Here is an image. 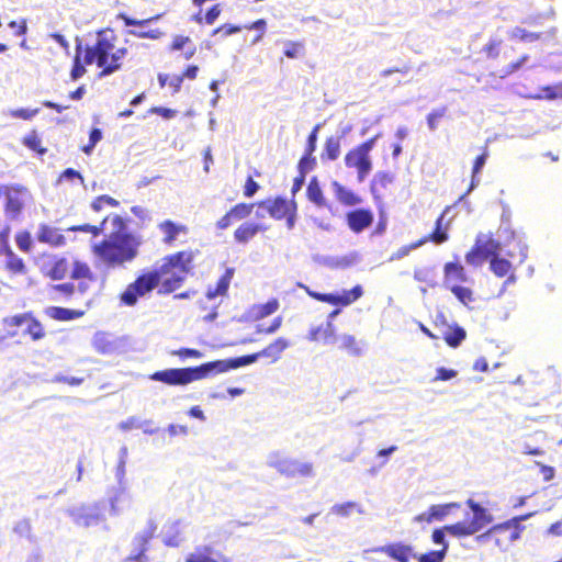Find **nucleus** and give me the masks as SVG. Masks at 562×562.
<instances>
[{
	"mask_svg": "<svg viewBox=\"0 0 562 562\" xmlns=\"http://www.w3.org/2000/svg\"><path fill=\"white\" fill-rule=\"evenodd\" d=\"M119 205V202L111 198V196H108V195H101V196H98L93 203H92V207L95 210V211H100L101 209H104V207H116Z\"/></svg>",
	"mask_w": 562,
	"mask_h": 562,
	"instance_id": "59",
	"label": "nucleus"
},
{
	"mask_svg": "<svg viewBox=\"0 0 562 562\" xmlns=\"http://www.w3.org/2000/svg\"><path fill=\"white\" fill-rule=\"evenodd\" d=\"M119 36L112 29H102L97 32L95 41L91 44L78 42L75 48L71 80H78L87 72L86 66L95 65L99 77H108L124 68L128 49L119 46Z\"/></svg>",
	"mask_w": 562,
	"mask_h": 562,
	"instance_id": "1",
	"label": "nucleus"
},
{
	"mask_svg": "<svg viewBox=\"0 0 562 562\" xmlns=\"http://www.w3.org/2000/svg\"><path fill=\"white\" fill-rule=\"evenodd\" d=\"M467 333L462 327L456 326L445 333V340L450 347H458L464 339Z\"/></svg>",
	"mask_w": 562,
	"mask_h": 562,
	"instance_id": "39",
	"label": "nucleus"
},
{
	"mask_svg": "<svg viewBox=\"0 0 562 562\" xmlns=\"http://www.w3.org/2000/svg\"><path fill=\"white\" fill-rule=\"evenodd\" d=\"M467 505L473 513V517L471 521H469L473 533L479 532L486 525L493 521V516L488 513V510L481 506L479 503L474 502L472 498L467 501Z\"/></svg>",
	"mask_w": 562,
	"mask_h": 562,
	"instance_id": "15",
	"label": "nucleus"
},
{
	"mask_svg": "<svg viewBox=\"0 0 562 562\" xmlns=\"http://www.w3.org/2000/svg\"><path fill=\"white\" fill-rule=\"evenodd\" d=\"M414 279L418 282L426 283L429 286L436 285V273L431 268L415 269Z\"/></svg>",
	"mask_w": 562,
	"mask_h": 562,
	"instance_id": "41",
	"label": "nucleus"
},
{
	"mask_svg": "<svg viewBox=\"0 0 562 562\" xmlns=\"http://www.w3.org/2000/svg\"><path fill=\"white\" fill-rule=\"evenodd\" d=\"M340 310H334L329 313L327 322L324 327V344H334L336 341V329L333 321L338 316Z\"/></svg>",
	"mask_w": 562,
	"mask_h": 562,
	"instance_id": "38",
	"label": "nucleus"
},
{
	"mask_svg": "<svg viewBox=\"0 0 562 562\" xmlns=\"http://www.w3.org/2000/svg\"><path fill=\"white\" fill-rule=\"evenodd\" d=\"M338 340L340 341V348L347 350L349 355L355 357H360L363 355V348L360 346V342L356 340L355 336L344 334L338 337Z\"/></svg>",
	"mask_w": 562,
	"mask_h": 562,
	"instance_id": "32",
	"label": "nucleus"
},
{
	"mask_svg": "<svg viewBox=\"0 0 562 562\" xmlns=\"http://www.w3.org/2000/svg\"><path fill=\"white\" fill-rule=\"evenodd\" d=\"M346 218L349 227L359 233L368 227L372 221V213H346Z\"/></svg>",
	"mask_w": 562,
	"mask_h": 562,
	"instance_id": "23",
	"label": "nucleus"
},
{
	"mask_svg": "<svg viewBox=\"0 0 562 562\" xmlns=\"http://www.w3.org/2000/svg\"><path fill=\"white\" fill-rule=\"evenodd\" d=\"M67 515L79 527H93L106 521L105 505L103 502L83 503L71 506Z\"/></svg>",
	"mask_w": 562,
	"mask_h": 562,
	"instance_id": "6",
	"label": "nucleus"
},
{
	"mask_svg": "<svg viewBox=\"0 0 562 562\" xmlns=\"http://www.w3.org/2000/svg\"><path fill=\"white\" fill-rule=\"evenodd\" d=\"M186 272L172 269L168 274L161 277L162 288L166 292H172L178 289L184 280Z\"/></svg>",
	"mask_w": 562,
	"mask_h": 562,
	"instance_id": "30",
	"label": "nucleus"
},
{
	"mask_svg": "<svg viewBox=\"0 0 562 562\" xmlns=\"http://www.w3.org/2000/svg\"><path fill=\"white\" fill-rule=\"evenodd\" d=\"M31 319V313H23L3 318V324L10 327H20Z\"/></svg>",
	"mask_w": 562,
	"mask_h": 562,
	"instance_id": "56",
	"label": "nucleus"
},
{
	"mask_svg": "<svg viewBox=\"0 0 562 562\" xmlns=\"http://www.w3.org/2000/svg\"><path fill=\"white\" fill-rule=\"evenodd\" d=\"M279 308V302L277 300H270L267 303L258 307L257 317L263 318L273 314Z\"/></svg>",
	"mask_w": 562,
	"mask_h": 562,
	"instance_id": "60",
	"label": "nucleus"
},
{
	"mask_svg": "<svg viewBox=\"0 0 562 562\" xmlns=\"http://www.w3.org/2000/svg\"><path fill=\"white\" fill-rule=\"evenodd\" d=\"M362 294V286L356 285L350 291H344L342 294H337L338 305L347 306L360 299Z\"/></svg>",
	"mask_w": 562,
	"mask_h": 562,
	"instance_id": "40",
	"label": "nucleus"
},
{
	"mask_svg": "<svg viewBox=\"0 0 562 562\" xmlns=\"http://www.w3.org/2000/svg\"><path fill=\"white\" fill-rule=\"evenodd\" d=\"M9 228L7 226L0 227V252L7 256V268L14 273H23L25 270L24 262L19 258L8 245Z\"/></svg>",
	"mask_w": 562,
	"mask_h": 562,
	"instance_id": "14",
	"label": "nucleus"
},
{
	"mask_svg": "<svg viewBox=\"0 0 562 562\" xmlns=\"http://www.w3.org/2000/svg\"><path fill=\"white\" fill-rule=\"evenodd\" d=\"M93 348L102 355L113 353L116 349L115 344L105 333H97L92 339Z\"/></svg>",
	"mask_w": 562,
	"mask_h": 562,
	"instance_id": "27",
	"label": "nucleus"
},
{
	"mask_svg": "<svg viewBox=\"0 0 562 562\" xmlns=\"http://www.w3.org/2000/svg\"><path fill=\"white\" fill-rule=\"evenodd\" d=\"M443 218L445 213H441V215L436 221V228L430 235V239L436 244H442L448 239L447 226L443 227Z\"/></svg>",
	"mask_w": 562,
	"mask_h": 562,
	"instance_id": "46",
	"label": "nucleus"
},
{
	"mask_svg": "<svg viewBox=\"0 0 562 562\" xmlns=\"http://www.w3.org/2000/svg\"><path fill=\"white\" fill-rule=\"evenodd\" d=\"M234 268H227L225 273L220 278L215 289H209L206 292V297L209 300H213L218 295H225L228 291L231 281L234 277Z\"/></svg>",
	"mask_w": 562,
	"mask_h": 562,
	"instance_id": "24",
	"label": "nucleus"
},
{
	"mask_svg": "<svg viewBox=\"0 0 562 562\" xmlns=\"http://www.w3.org/2000/svg\"><path fill=\"white\" fill-rule=\"evenodd\" d=\"M186 562H216V560L211 558L205 552L196 550L195 552L188 554Z\"/></svg>",
	"mask_w": 562,
	"mask_h": 562,
	"instance_id": "64",
	"label": "nucleus"
},
{
	"mask_svg": "<svg viewBox=\"0 0 562 562\" xmlns=\"http://www.w3.org/2000/svg\"><path fill=\"white\" fill-rule=\"evenodd\" d=\"M13 532L20 538H25L29 541H33L32 526L29 519L24 518L16 521L13 526Z\"/></svg>",
	"mask_w": 562,
	"mask_h": 562,
	"instance_id": "45",
	"label": "nucleus"
},
{
	"mask_svg": "<svg viewBox=\"0 0 562 562\" xmlns=\"http://www.w3.org/2000/svg\"><path fill=\"white\" fill-rule=\"evenodd\" d=\"M5 211H21L26 206L31 199L27 190L20 188H8L5 190Z\"/></svg>",
	"mask_w": 562,
	"mask_h": 562,
	"instance_id": "18",
	"label": "nucleus"
},
{
	"mask_svg": "<svg viewBox=\"0 0 562 562\" xmlns=\"http://www.w3.org/2000/svg\"><path fill=\"white\" fill-rule=\"evenodd\" d=\"M352 510H357L359 514H364L362 507L355 502H347L344 504H337L331 507V512L336 515L348 517Z\"/></svg>",
	"mask_w": 562,
	"mask_h": 562,
	"instance_id": "43",
	"label": "nucleus"
},
{
	"mask_svg": "<svg viewBox=\"0 0 562 562\" xmlns=\"http://www.w3.org/2000/svg\"><path fill=\"white\" fill-rule=\"evenodd\" d=\"M290 347V342L284 338H278L259 352L232 358L226 360H216L203 363L199 367L172 368L154 372L149 379L162 382L168 385H187L193 381L204 379L213 373H223L228 370L255 363L259 358H271L272 362L281 358L282 352Z\"/></svg>",
	"mask_w": 562,
	"mask_h": 562,
	"instance_id": "2",
	"label": "nucleus"
},
{
	"mask_svg": "<svg viewBox=\"0 0 562 562\" xmlns=\"http://www.w3.org/2000/svg\"><path fill=\"white\" fill-rule=\"evenodd\" d=\"M299 286L303 288L311 297H313V299H315L317 301L330 303V304H334V305H338L337 294H334V293H318V292L310 290L307 286H305V285H303L301 283L299 284Z\"/></svg>",
	"mask_w": 562,
	"mask_h": 562,
	"instance_id": "51",
	"label": "nucleus"
},
{
	"mask_svg": "<svg viewBox=\"0 0 562 562\" xmlns=\"http://www.w3.org/2000/svg\"><path fill=\"white\" fill-rule=\"evenodd\" d=\"M71 278L92 280V272L87 263L75 261L71 270Z\"/></svg>",
	"mask_w": 562,
	"mask_h": 562,
	"instance_id": "50",
	"label": "nucleus"
},
{
	"mask_svg": "<svg viewBox=\"0 0 562 562\" xmlns=\"http://www.w3.org/2000/svg\"><path fill=\"white\" fill-rule=\"evenodd\" d=\"M306 195L307 199L312 201L317 207H323L326 205L322 188L315 177L312 178L308 182Z\"/></svg>",
	"mask_w": 562,
	"mask_h": 562,
	"instance_id": "31",
	"label": "nucleus"
},
{
	"mask_svg": "<svg viewBox=\"0 0 562 562\" xmlns=\"http://www.w3.org/2000/svg\"><path fill=\"white\" fill-rule=\"evenodd\" d=\"M361 261V256L357 251H351L342 256H327L323 263L331 269H347Z\"/></svg>",
	"mask_w": 562,
	"mask_h": 562,
	"instance_id": "20",
	"label": "nucleus"
},
{
	"mask_svg": "<svg viewBox=\"0 0 562 562\" xmlns=\"http://www.w3.org/2000/svg\"><path fill=\"white\" fill-rule=\"evenodd\" d=\"M266 229V227H262L259 224L255 223H245L241 226H239L235 232V238L239 243H246L250 238H252L259 231Z\"/></svg>",
	"mask_w": 562,
	"mask_h": 562,
	"instance_id": "33",
	"label": "nucleus"
},
{
	"mask_svg": "<svg viewBox=\"0 0 562 562\" xmlns=\"http://www.w3.org/2000/svg\"><path fill=\"white\" fill-rule=\"evenodd\" d=\"M161 277L164 276L160 273L159 268L139 276L122 293L121 301L128 306L135 305L138 297L149 293L159 284Z\"/></svg>",
	"mask_w": 562,
	"mask_h": 562,
	"instance_id": "7",
	"label": "nucleus"
},
{
	"mask_svg": "<svg viewBox=\"0 0 562 562\" xmlns=\"http://www.w3.org/2000/svg\"><path fill=\"white\" fill-rule=\"evenodd\" d=\"M502 240V256L510 259L519 257L518 263L521 265L528 257V245L521 236L516 234L509 227L505 226L504 223L501 225L497 239Z\"/></svg>",
	"mask_w": 562,
	"mask_h": 562,
	"instance_id": "8",
	"label": "nucleus"
},
{
	"mask_svg": "<svg viewBox=\"0 0 562 562\" xmlns=\"http://www.w3.org/2000/svg\"><path fill=\"white\" fill-rule=\"evenodd\" d=\"M447 533L454 537H465L474 535L469 521H460L453 525L445 526Z\"/></svg>",
	"mask_w": 562,
	"mask_h": 562,
	"instance_id": "42",
	"label": "nucleus"
},
{
	"mask_svg": "<svg viewBox=\"0 0 562 562\" xmlns=\"http://www.w3.org/2000/svg\"><path fill=\"white\" fill-rule=\"evenodd\" d=\"M447 109L440 108L431 111L427 115V125L430 131H435L438 127V122L446 115Z\"/></svg>",
	"mask_w": 562,
	"mask_h": 562,
	"instance_id": "57",
	"label": "nucleus"
},
{
	"mask_svg": "<svg viewBox=\"0 0 562 562\" xmlns=\"http://www.w3.org/2000/svg\"><path fill=\"white\" fill-rule=\"evenodd\" d=\"M448 289L456 295V297L464 305H469L473 302V293L469 288H464L458 284L447 285Z\"/></svg>",
	"mask_w": 562,
	"mask_h": 562,
	"instance_id": "44",
	"label": "nucleus"
},
{
	"mask_svg": "<svg viewBox=\"0 0 562 562\" xmlns=\"http://www.w3.org/2000/svg\"><path fill=\"white\" fill-rule=\"evenodd\" d=\"M397 450V446H391L385 449H381L376 452L375 458L381 460L380 463L376 467H373L369 470V473L371 475H375L378 470L383 468L389 458Z\"/></svg>",
	"mask_w": 562,
	"mask_h": 562,
	"instance_id": "47",
	"label": "nucleus"
},
{
	"mask_svg": "<svg viewBox=\"0 0 562 562\" xmlns=\"http://www.w3.org/2000/svg\"><path fill=\"white\" fill-rule=\"evenodd\" d=\"M497 248L494 254L488 256L490 259V268L493 273L497 277H505L510 271L513 265L512 262L502 256V240H496Z\"/></svg>",
	"mask_w": 562,
	"mask_h": 562,
	"instance_id": "19",
	"label": "nucleus"
},
{
	"mask_svg": "<svg viewBox=\"0 0 562 562\" xmlns=\"http://www.w3.org/2000/svg\"><path fill=\"white\" fill-rule=\"evenodd\" d=\"M552 31L535 30L528 31L525 27L517 26L513 29L510 37L520 42L532 43L541 40L544 35H551Z\"/></svg>",
	"mask_w": 562,
	"mask_h": 562,
	"instance_id": "22",
	"label": "nucleus"
},
{
	"mask_svg": "<svg viewBox=\"0 0 562 562\" xmlns=\"http://www.w3.org/2000/svg\"><path fill=\"white\" fill-rule=\"evenodd\" d=\"M445 277H446L445 278L446 286L451 285L453 280L461 281V282L467 281V277H465L463 267L456 262L446 263Z\"/></svg>",
	"mask_w": 562,
	"mask_h": 562,
	"instance_id": "28",
	"label": "nucleus"
},
{
	"mask_svg": "<svg viewBox=\"0 0 562 562\" xmlns=\"http://www.w3.org/2000/svg\"><path fill=\"white\" fill-rule=\"evenodd\" d=\"M67 273V262L65 259L57 260L47 272L53 280H61Z\"/></svg>",
	"mask_w": 562,
	"mask_h": 562,
	"instance_id": "52",
	"label": "nucleus"
},
{
	"mask_svg": "<svg viewBox=\"0 0 562 562\" xmlns=\"http://www.w3.org/2000/svg\"><path fill=\"white\" fill-rule=\"evenodd\" d=\"M528 59L529 56L525 54L520 56L517 60L510 61L509 64L501 68H496L491 72V75L495 78L505 79L515 74L516 71H518Z\"/></svg>",
	"mask_w": 562,
	"mask_h": 562,
	"instance_id": "25",
	"label": "nucleus"
},
{
	"mask_svg": "<svg viewBox=\"0 0 562 562\" xmlns=\"http://www.w3.org/2000/svg\"><path fill=\"white\" fill-rule=\"evenodd\" d=\"M23 144L38 154H44L46 148L42 147V140L36 133H31L23 138Z\"/></svg>",
	"mask_w": 562,
	"mask_h": 562,
	"instance_id": "53",
	"label": "nucleus"
},
{
	"mask_svg": "<svg viewBox=\"0 0 562 562\" xmlns=\"http://www.w3.org/2000/svg\"><path fill=\"white\" fill-rule=\"evenodd\" d=\"M94 252L109 266L132 261L137 255L136 248L125 240H104L94 246Z\"/></svg>",
	"mask_w": 562,
	"mask_h": 562,
	"instance_id": "5",
	"label": "nucleus"
},
{
	"mask_svg": "<svg viewBox=\"0 0 562 562\" xmlns=\"http://www.w3.org/2000/svg\"><path fill=\"white\" fill-rule=\"evenodd\" d=\"M25 334H29L33 340H40L45 336L41 323L31 315V319L25 324Z\"/></svg>",
	"mask_w": 562,
	"mask_h": 562,
	"instance_id": "48",
	"label": "nucleus"
},
{
	"mask_svg": "<svg viewBox=\"0 0 562 562\" xmlns=\"http://www.w3.org/2000/svg\"><path fill=\"white\" fill-rule=\"evenodd\" d=\"M109 515L111 517L121 516L132 505V495L126 485L112 487L108 492Z\"/></svg>",
	"mask_w": 562,
	"mask_h": 562,
	"instance_id": "11",
	"label": "nucleus"
},
{
	"mask_svg": "<svg viewBox=\"0 0 562 562\" xmlns=\"http://www.w3.org/2000/svg\"><path fill=\"white\" fill-rule=\"evenodd\" d=\"M446 533H447V530L445 527L438 528L432 531L431 538H432L434 543L442 546L441 550H445V553L447 554L449 546H448V542L446 541Z\"/></svg>",
	"mask_w": 562,
	"mask_h": 562,
	"instance_id": "63",
	"label": "nucleus"
},
{
	"mask_svg": "<svg viewBox=\"0 0 562 562\" xmlns=\"http://www.w3.org/2000/svg\"><path fill=\"white\" fill-rule=\"evenodd\" d=\"M334 187L336 196L342 204L353 206L361 203L360 196H358L353 191L346 189L337 182L334 183Z\"/></svg>",
	"mask_w": 562,
	"mask_h": 562,
	"instance_id": "29",
	"label": "nucleus"
},
{
	"mask_svg": "<svg viewBox=\"0 0 562 562\" xmlns=\"http://www.w3.org/2000/svg\"><path fill=\"white\" fill-rule=\"evenodd\" d=\"M496 248V240L491 236L481 233L476 237L474 248L467 254L465 261L469 265L477 266L483 259H486L491 254H494Z\"/></svg>",
	"mask_w": 562,
	"mask_h": 562,
	"instance_id": "10",
	"label": "nucleus"
},
{
	"mask_svg": "<svg viewBox=\"0 0 562 562\" xmlns=\"http://www.w3.org/2000/svg\"><path fill=\"white\" fill-rule=\"evenodd\" d=\"M47 314L55 319L58 321H69L74 318H78L83 315L82 312L76 310H69L65 307H49L47 310Z\"/></svg>",
	"mask_w": 562,
	"mask_h": 562,
	"instance_id": "36",
	"label": "nucleus"
},
{
	"mask_svg": "<svg viewBox=\"0 0 562 562\" xmlns=\"http://www.w3.org/2000/svg\"><path fill=\"white\" fill-rule=\"evenodd\" d=\"M373 552L383 553L396 562H409L411 558H417V553L414 552V548L411 544L403 542L378 547L373 549Z\"/></svg>",
	"mask_w": 562,
	"mask_h": 562,
	"instance_id": "12",
	"label": "nucleus"
},
{
	"mask_svg": "<svg viewBox=\"0 0 562 562\" xmlns=\"http://www.w3.org/2000/svg\"><path fill=\"white\" fill-rule=\"evenodd\" d=\"M157 79L160 88L168 86L172 93H178L183 82V76L180 75L159 74Z\"/></svg>",
	"mask_w": 562,
	"mask_h": 562,
	"instance_id": "34",
	"label": "nucleus"
},
{
	"mask_svg": "<svg viewBox=\"0 0 562 562\" xmlns=\"http://www.w3.org/2000/svg\"><path fill=\"white\" fill-rule=\"evenodd\" d=\"M426 241V239H422L417 243H413L411 245H406V246H402L401 248H398L395 252H393L390 257V261H394V260H400V259H403L404 257L408 256V254L418 248L419 246H422L424 243Z\"/></svg>",
	"mask_w": 562,
	"mask_h": 562,
	"instance_id": "55",
	"label": "nucleus"
},
{
	"mask_svg": "<svg viewBox=\"0 0 562 562\" xmlns=\"http://www.w3.org/2000/svg\"><path fill=\"white\" fill-rule=\"evenodd\" d=\"M267 465L289 479L314 476L313 463L286 457L280 452L270 453Z\"/></svg>",
	"mask_w": 562,
	"mask_h": 562,
	"instance_id": "4",
	"label": "nucleus"
},
{
	"mask_svg": "<svg viewBox=\"0 0 562 562\" xmlns=\"http://www.w3.org/2000/svg\"><path fill=\"white\" fill-rule=\"evenodd\" d=\"M193 260V254L189 251H180L165 258L164 263L159 267L160 273L165 277L172 269L188 273L190 263Z\"/></svg>",
	"mask_w": 562,
	"mask_h": 562,
	"instance_id": "13",
	"label": "nucleus"
},
{
	"mask_svg": "<svg viewBox=\"0 0 562 562\" xmlns=\"http://www.w3.org/2000/svg\"><path fill=\"white\" fill-rule=\"evenodd\" d=\"M378 135L370 137L363 143L348 150L345 155V166L348 169H355L357 179L362 182L372 170V160L370 151L373 149Z\"/></svg>",
	"mask_w": 562,
	"mask_h": 562,
	"instance_id": "3",
	"label": "nucleus"
},
{
	"mask_svg": "<svg viewBox=\"0 0 562 562\" xmlns=\"http://www.w3.org/2000/svg\"><path fill=\"white\" fill-rule=\"evenodd\" d=\"M340 137L329 136L326 138L324 149L321 155L323 160H336L340 155Z\"/></svg>",
	"mask_w": 562,
	"mask_h": 562,
	"instance_id": "26",
	"label": "nucleus"
},
{
	"mask_svg": "<svg viewBox=\"0 0 562 562\" xmlns=\"http://www.w3.org/2000/svg\"><path fill=\"white\" fill-rule=\"evenodd\" d=\"M318 131H319V125L317 124L313 127V130L311 131V133L307 136L304 153H307L310 155V154H314V151L316 150Z\"/></svg>",
	"mask_w": 562,
	"mask_h": 562,
	"instance_id": "62",
	"label": "nucleus"
},
{
	"mask_svg": "<svg viewBox=\"0 0 562 562\" xmlns=\"http://www.w3.org/2000/svg\"><path fill=\"white\" fill-rule=\"evenodd\" d=\"M504 41L497 36H492L483 46L481 53L488 60H498L501 57L506 56L503 49Z\"/></svg>",
	"mask_w": 562,
	"mask_h": 562,
	"instance_id": "21",
	"label": "nucleus"
},
{
	"mask_svg": "<svg viewBox=\"0 0 562 562\" xmlns=\"http://www.w3.org/2000/svg\"><path fill=\"white\" fill-rule=\"evenodd\" d=\"M157 529V525L154 520H149L147 526L137 532L132 541V552L127 557L126 562H148V558L145 555L147 551V544L154 537Z\"/></svg>",
	"mask_w": 562,
	"mask_h": 562,
	"instance_id": "9",
	"label": "nucleus"
},
{
	"mask_svg": "<svg viewBox=\"0 0 562 562\" xmlns=\"http://www.w3.org/2000/svg\"><path fill=\"white\" fill-rule=\"evenodd\" d=\"M304 44L302 42H286L284 48V55L288 58H297L303 55Z\"/></svg>",
	"mask_w": 562,
	"mask_h": 562,
	"instance_id": "54",
	"label": "nucleus"
},
{
	"mask_svg": "<svg viewBox=\"0 0 562 562\" xmlns=\"http://www.w3.org/2000/svg\"><path fill=\"white\" fill-rule=\"evenodd\" d=\"M37 237L40 241L48 243L52 245H60L64 243V236L60 235L57 229L48 226H42Z\"/></svg>",
	"mask_w": 562,
	"mask_h": 562,
	"instance_id": "35",
	"label": "nucleus"
},
{
	"mask_svg": "<svg viewBox=\"0 0 562 562\" xmlns=\"http://www.w3.org/2000/svg\"><path fill=\"white\" fill-rule=\"evenodd\" d=\"M164 234V241L171 244L173 241H183L188 236V228L186 225L175 223L172 221H165L159 225Z\"/></svg>",
	"mask_w": 562,
	"mask_h": 562,
	"instance_id": "17",
	"label": "nucleus"
},
{
	"mask_svg": "<svg viewBox=\"0 0 562 562\" xmlns=\"http://www.w3.org/2000/svg\"><path fill=\"white\" fill-rule=\"evenodd\" d=\"M460 505L458 503H449L443 505H432L430 506V516L434 518V521L443 520L450 513L452 508H459Z\"/></svg>",
	"mask_w": 562,
	"mask_h": 562,
	"instance_id": "37",
	"label": "nucleus"
},
{
	"mask_svg": "<svg viewBox=\"0 0 562 562\" xmlns=\"http://www.w3.org/2000/svg\"><path fill=\"white\" fill-rule=\"evenodd\" d=\"M130 33L137 38H149V40H159L165 33L159 29L148 30V31H135L131 30Z\"/></svg>",
	"mask_w": 562,
	"mask_h": 562,
	"instance_id": "61",
	"label": "nucleus"
},
{
	"mask_svg": "<svg viewBox=\"0 0 562 562\" xmlns=\"http://www.w3.org/2000/svg\"><path fill=\"white\" fill-rule=\"evenodd\" d=\"M531 516H532V514H527V515L514 517L505 522L493 526L490 529V532L501 533L504 531H510L509 541L510 542L517 541L520 538L521 531L524 530V526H521V521L527 520Z\"/></svg>",
	"mask_w": 562,
	"mask_h": 562,
	"instance_id": "16",
	"label": "nucleus"
},
{
	"mask_svg": "<svg viewBox=\"0 0 562 562\" xmlns=\"http://www.w3.org/2000/svg\"><path fill=\"white\" fill-rule=\"evenodd\" d=\"M316 167V158L313 154L304 153L297 164L299 175L306 176V173Z\"/></svg>",
	"mask_w": 562,
	"mask_h": 562,
	"instance_id": "49",
	"label": "nucleus"
},
{
	"mask_svg": "<svg viewBox=\"0 0 562 562\" xmlns=\"http://www.w3.org/2000/svg\"><path fill=\"white\" fill-rule=\"evenodd\" d=\"M446 558L445 550L430 551L424 554H417L418 562H443Z\"/></svg>",
	"mask_w": 562,
	"mask_h": 562,
	"instance_id": "58",
	"label": "nucleus"
}]
</instances>
